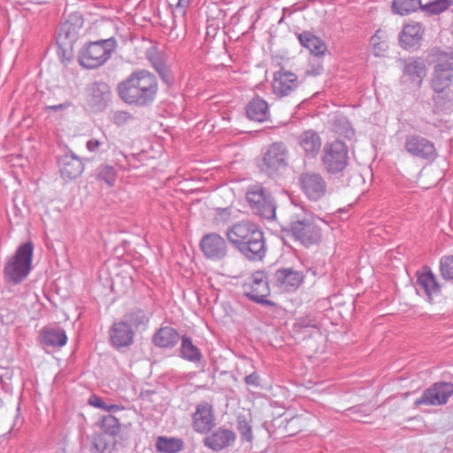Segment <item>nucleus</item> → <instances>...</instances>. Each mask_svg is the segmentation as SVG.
Here are the masks:
<instances>
[{"instance_id": "obj_1", "label": "nucleus", "mask_w": 453, "mask_h": 453, "mask_svg": "<svg viewBox=\"0 0 453 453\" xmlns=\"http://www.w3.org/2000/svg\"><path fill=\"white\" fill-rule=\"evenodd\" d=\"M157 77L146 71L132 73L118 86L119 97L128 104L147 106L155 100L157 93Z\"/></svg>"}, {"instance_id": "obj_2", "label": "nucleus", "mask_w": 453, "mask_h": 453, "mask_svg": "<svg viewBox=\"0 0 453 453\" xmlns=\"http://www.w3.org/2000/svg\"><path fill=\"white\" fill-rule=\"evenodd\" d=\"M228 241L247 259L262 260L265 256L266 248L263 232L249 221H241L226 233Z\"/></svg>"}, {"instance_id": "obj_3", "label": "nucleus", "mask_w": 453, "mask_h": 453, "mask_svg": "<svg viewBox=\"0 0 453 453\" xmlns=\"http://www.w3.org/2000/svg\"><path fill=\"white\" fill-rule=\"evenodd\" d=\"M34 245L27 242L8 258L4 268V280L13 285L21 283L32 270Z\"/></svg>"}, {"instance_id": "obj_4", "label": "nucleus", "mask_w": 453, "mask_h": 453, "mask_svg": "<svg viewBox=\"0 0 453 453\" xmlns=\"http://www.w3.org/2000/svg\"><path fill=\"white\" fill-rule=\"evenodd\" d=\"M117 47L115 38H102L88 42L79 52V63L87 69L98 68L111 58Z\"/></svg>"}, {"instance_id": "obj_5", "label": "nucleus", "mask_w": 453, "mask_h": 453, "mask_svg": "<svg viewBox=\"0 0 453 453\" xmlns=\"http://www.w3.org/2000/svg\"><path fill=\"white\" fill-rule=\"evenodd\" d=\"M433 58V71L430 80V87L434 92L442 91L453 85V50H442L434 49L431 53Z\"/></svg>"}, {"instance_id": "obj_6", "label": "nucleus", "mask_w": 453, "mask_h": 453, "mask_svg": "<svg viewBox=\"0 0 453 453\" xmlns=\"http://www.w3.org/2000/svg\"><path fill=\"white\" fill-rule=\"evenodd\" d=\"M300 211L301 214L292 213L285 231L305 247L319 243L321 239V229L303 210Z\"/></svg>"}, {"instance_id": "obj_7", "label": "nucleus", "mask_w": 453, "mask_h": 453, "mask_svg": "<svg viewBox=\"0 0 453 453\" xmlns=\"http://www.w3.org/2000/svg\"><path fill=\"white\" fill-rule=\"evenodd\" d=\"M349 149L345 142L334 140L326 142L322 150L321 162L330 174L342 173L349 165Z\"/></svg>"}, {"instance_id": "obj_8", "label": "nucleus", "mask_w": 453, "mask_h": 453, "mask_svg": "<svg viewBox=\"0 0 453 453\" xmlns=\"http://www.w3.org/2000/svg\"><path fill=\"white\" fill-rule=\"evenodd\" d=\"M246 198L255 214L268 220L275 219V202L264 187L258 184L250 186L246 192Z\"/></svg>"}, {"instance_id": "obj_9", "label": "nucleus", "mask_w": 453, "mask_h": 453, "mask_svg": "<svg viewBox=\"0 0 453 453\" xmlns=\"http://www.w3.org/2000/svg\"><path fill=\"white\" fill-rule=\"evenodd\" d=\"M289 151L285 143L279 142L271 144L265 152L260 168L268 176L277 175L288 165Z\"/></svg>"}, {"instance_id": "obj_10", "label": "nucleus", "mask_w": 453, "mask_h": 453, "mask_svg": "<svg viewBox=\"0 0 453 453\" xmlns=\"http://www.w3.org/2000/svg\"><path fill=\"white\" fill-rule=\"evenodd\" d=\"M244 295L251 301L265 305L275 306L273 301L266 297L270 295V288L267 276L263 271H257L244 282Z\"/></svg>"}, {"instance_id": "obj_11", "label": "nucleus", "mask_w": 453, "mask_h": 453, "mask_svg": "<svg viewBox=\"0 0 453 453\" xmlns=\"http://www.w3.org/2000/svg\"><path fill=\"white\" fill-rule=\"evenodd\" d=\"M299 185L310 201L317 202L322 199L327 191L325 178L316 172H305L299 176Z\"/></svg>"}, {"instance_id": "obj_12", "label": "nucleus", "mask_w": 453, "mask_h": 453, "mask_svg": "<svg viewBox=\"0 0 453 453\" xmlns=\"http://www.w3.org/2000/svg\"><path fill=\"white\" fill-rule=\"evenodd\" d=\"M453 395V383L436 382L426 388L422 395L416 399V406H439L447 403L449 398Z\"/></svg>"}, {"instance_id": "obj_13", "label": "nucleus", "mask_w": 453, "mask_h": 453, "mask_svg": "<svg viewBox=\"0 0 453 453\" xmlns=\"http://www.w3.org/2000/svg\"><path fill=\"white\" fill-rule=\"evenodd\" d=\"M403 75V82H408L416 87L421 88L424 79L427 74V68L425 60L422 58H411L408 59H399Z\"/></svg>"}, {"instance_id": "obj_14", "label": "nucleus", "mask_w": 453, "mask_h": 453, "mask_svg": "<svg viewBox=\"0 0 453 453\" xmlns=\"http://www.w3.org/2000/svg\"><path fill=\"white\" fill-rule=\"evenodd\" d=\"M404 149L412 157L425 161L432 162L437 157L434 143L418 134L407 135Z\"/></svg>"}, {"instance_id": "obj_15", "label": "nucleus", "mask_w": 453, "mask_h": 453, "mask_svg": "<svg viewBox=\"0 0 453 453\" xmlns=\"http://www.w3.org/2000/svg\"><path fill=\"white\" fill-rule=\"evenodd\" d=\"M200 249L203 256L211 260L223 259L227 253L225 239L216 233L207 234L200 241Z\"/></svg>"}, {"instance_id": "obj_16", "label": "nucleus", "mask_w": 453, "mask_h": 453, "mask_svg": "<svg viewBox=\"0 0 453 453\" xmlns=\"http://www.w3.org/2000/svg\"><path fill=\"white\" fill-rule=\"evenodd\" d=\"M298 85L297 76L294 73L281 69L274 73L273 90L280 97L289 96Z\"/></svg>"}, {"instance_id": "obj_17", "label": "nucleus", "mask_w": 453, "mask_h": 453, "mask_svg": "<svg viewBox=\"0 0 453 453\" xmlns=\"http://www.w3.org/2000/svg\"><path fill=\"white\" fill-rule=\"evenodd\" d=\"M192 425L196 432L208 433L214 426L212 406L205 402L198 403L192 416Z\"/></svg>"}, {"instance_id": "obj_18", "label": "nucleus", "mask_w": 453, "mask_h": 453, "mask_svg": "<svg viewBox=\"0 0 453 453\" xmlns=\"http://www.w3.org/2000/svg\"><path fill=\"white\" fill-rule=\"evenodd\" d=\"M134 333L127 322L114 323L110 329V341L117 348L128 347L134 342Z\"/></svg>"}, {"instance_id": "obj_19", "label": "nucleus", "mask_w": 453, "mask_h": 453, "mask_svg": "<svg viewBox=\"0 0 453 453\" xmlns=\"http://www.w3.org/2000/svg\"><path fill=\"white\" fill-rule=\"evenodd\" d=\"M235 439L236 435L234 431L219 428L203 439V444L213 451H219L231 446Z\"/></svg>"}, {"instance_id": "obj_20", "label": "nucleus", "mask_w": 453, "mask_h": 453, "mask_svg": "<svg viewBox=\"0 0 453 453\" xmlns=\"http://www.w3.org/2000/svg\"><path fill=\"white\" fill-rule=\"evenodd\" d=\"M303 280V274L301 272L291 268L279 269L274 273L276 285L285 291L296 289Z\"/></svg>"}, {"instance_id": "obj_21", "label": "nucleus", "mask_w": 453, "mask_h": 453, "mask_svg": "<svg viewBox=\"0 0 453 453\" xmlns=\"http://www.w3.org/2000/svg\"><path fill=\"white\" fill-rule=\"evenodd\" d=\"M60 173L63 179L73 180L79 177L84 169L81 160L73 153H65L58 159Z\"/></svg>"}, {"instance_id": "obj_22", "label": "nucleus", "mask_w": 453, "mask_h": 453, "mask_svg": "<svg viewBox=\"0 0 453 453\" xmlns=\"http://www.w3.org/2000/svg\"><path fill=\"white\" fill-rule=\"evenodd\" d=\"M417 287L426 293L429 300L441 292L436 276L428 266H424L420 272L417 273Z\"/></svg>"}, {"instance_id": "obj_23", "label": "nucleus", "mask_w": 453, "mask_h": 453, "mask_svg": "<svg viewBox=\"0 0 453 453\" xmlns=\"http://www.w3.org/2000/svg\"><path fill=\"white\" fill-rule=\"evenodd\" d=\"M297 143L308 158L316 157L321 149V138L311 129L301 133L297 137Z\"/></svg>"}, {"instance_id": "obj_24", "label": "nucleus", "mask_w": 453, "mask_h": 453, "mask_svg": "<svg viewBox=\"0 0 453 453\" xmlns=\"http://www.w3.org/2000/svg\"><path fill=\"white\" fill-rule=\"evenodd\" d=\"M423 35V28L419 23L407 24L403 27L399 41L401 46L405 50L417 48Z\"/></svg>"}, {"instance_id": "obj_25", "label": "nucleus", "mask_w": 453, "mask_h": 453, "mask_svg": "<svg viewBox=\"0 0 453 453\" xmlns=\"http://www.w3.org/2000/svg\"><path fill=\"white\" fill-rule=\"evenodd\" d=\"M297 38L301 45L316 57L323 56L327 50L326 43L311 32L300 33L297 35Z\"/></svg>"}, {"instance_id": "obj_26", "label": "nucleus", "mask_w": 453, "mask_h": 453, "mask_svg": "<svg viewBox=\"0 0 453 453\" xmlns=\"http://www.w3.org/2000/svg\"><path fill=\"white\" fill-rule=\"evenodd\" d=\"M41 335L47 346L61 348L67 342L65 331L59 326L44 327L41 331Z\"/></svg>"}, {"instance_id": "obj_27", "label": "nucleus", "mask_w": 453, "mask_h": 453, "mask_svg": "<svg viewBox=\"0 0 453 453\" xmlns=\"http://www.w3.org/2000/svg\"><path fill=\"white\" fill-rule=\"evenodd\" d=\"M180 340L179 333L173 327L164 326L157 331L153 336V342L160 348H173Z\"/></svg>"}, {"instance_id": "obj_28", "label": "nucleus", "mask_w": 453, "mask_h": 453, "mask_svg": "<svg viewBox=\"0 0 453 453\" xmlns=\"http://www.w3.org/2000/svg\"><path fill=\"white\" fill-rule=\"evenodd\" d=\"M246 114L251 120L263 122L268 116V104L261 97L253 98L246 107Z\"/></svg>"}, {"instance_id": "obj_29", "label": "nucleus", "mask_w": 453, "mask_h": 453, "mask_svg": "<svg viewBox=\"0 0 453 453\" xmlns=\"http://www.w3.org/2000/svg\"><path fill=\"white\" fill-rule=\"evenodd\" d=\"M83 25L81 16L72 14L60 27L59 35L65 39L73 41L77 38L80 30Z\"/></svg>"}, {"instance_id": "obj_30", "label": "nucleus", "mask_w": 453, "mask_h": 453, "mask_svg": "<svg viewBox=\"0 0 453 453\" xmlns=\"http://www.w3.org/2000/svg\"><path fill=\"white\" fill-rule=\"evenodd\" d=\"M434 93V95L432 97L434 104V111L436 113L451 111L453 109V91L450 88Z\"/></svg>"}, {"instance_id": "obj_31", "label": "nucleus", "mask_w": 453, "mask_h": 453, "mask_svg": "<svg viewBox=\"0 0 453 453\" xmlns=\"http://www.w3.org/2000/svg\"><path fill=\"white\" fill-rule=\"evenodd\" d=\"M156 449L161 453H178L183 449V441L174 437L159 436L156 441Z\"/></svg>"}, {"instance_id": "obj_32", "label": "nucleus", "mask_w": 453, "mask_h": 453, "mask_svg": "<svg viewBox=\"0 0 453 453\" xmlns=\"http://www.w3.org/2000/svg\"><path fill=\"white\" fill-rule=\"evenodd\" d=\"M180 356L182 358L194 363L199 362L203 357L199 349L193 344L192 340L187 335L181 338Z\"/></svg>"}, {"instance_id": "obj_33", "label": "nucleus", "mask_w": 453, "mask_h": 453, "mask_svg": "<svg viewBox=\"0 0 453 453\" xmlns=\"http://www.w3.org/2000/svg\"><path fill=\"white\" fill-rule=\"evenodd\" d=\"M370 42L374 56H384L388 49L387 32L382 29H378L371 37Z\"/></svg>"}, {"instance_id": "obj_34", "label": "nucleus", "mask_w": 453, "mask_h": 453, "mask_svg": "<svg viewBox=\"0 0 453 453\" xmlns=\"http://www.w3.org/2000/svg\"><path fill=\"white\" fill-rule=\"evenodd\" d=\"M421 0H393L392 11L399 15H407L421 8Z\"/></svg>"}, {"instance_id": "obj_35", "label": "nucleus", "mask_w": 453, "mask_h": 453, "mask_svg": "<svg viewBox=\"0 0 453 453\" xmlns=\"http://www.w3.org/2000/svg\"><path fill=\"white\" fill-rule=\"evenodd\" d=\"M95 27L99 35L104 38H115L117 25L112 19H100L95 22Z\"/></svg>"}, {"instance_id": "obj_36", "label": "nucleus", "mask_w": 453, "mask_h": 453, "mask_svg": "<svg viewBox=\"0 0 453 453\" xmlns=\"http://www.w3.org/2000/svg\"><path fill=\"white\" fill-rule=\"evenodd\" d=\"M117 170L109 165H102L96 169V179L112 187L116 181Z\"/></svg>"}, {"instance_id": "obj_37", "label": "nucleus", "mask_w": 453, "mask_h": 453, "mask_svg": "<svg viewBox=\"0 0 453 453\" xmlns=\"http://www.w3.org/2000/svg\"><path fill=\"white\" fill-rule=\"evenodd\" d=\"M452 4V0H432L421 5V9L431 15H438L448 10Z\"/></svg>"}, {"instance_id": "obj_38", "label": "nucleus", "mask_w": 453, "mask_h": 453, "mask_svg": "<svg viewBox=\"0 0 453 453\" xmlns=\"http://www.w3.org/2000/svg\"><path fill=\"white\" fill-rule=\"evenodd\" d=\"M126 319L130 326L136 328L145 327L149 323V317L142 310H135L126 315Z\"/></svg>"}, {"instance_id": "obj_39", "label": "nucleus", "mask_w": 453, "mask_h": 453, "mask_svg": "<svg viewBox=\"0 0 453 453\" xmlns=\"http://www.w3.org/2000/svg\"><path fill=\"white\" fill-rule=\"evenodd\" d=\"M119 419L109 414L104 416L101 420V427L108 435L114 436L119 432Z\"/></svg>"}, {"instance_id": "obj_40", "label": "nucleus", "mask_w": 453, "mask_h": 453, "mask_svg": "<svg viewBox=\"0 0 453 453\" xmlns=\"http://www.w3.org/2000/svg\"><path fill=\"white\" fill-rule=\"evenodd\" d=\"M191 0H178L176 4L174 5L173 9V28H175L177 27V19L179 18L185 19L186 12L188 8L190 5Z\"/></svg>"}, {"instance_id": "obj_41", "label": "nucleus", "mask_w": 453, "mask_h": 453, "mask_svg": "<svg viewBox=\"0 0 453 453\" xmlns=\"http://www.w3.org/2000/svg\"><path fill=\"white\" fill-rule=\"evenodd\" d=\"M440 273L443 279L453 280V256H444L441 258Z\"/></svg>"}, {"instance_id": "obj_42", "label": "nucleus", "mask_w": 453, "mask_h": 453, "mask_svg": "<svg viewBox=\"0 0 453 453\" xmlns=\"http://www.w3.org/2000/svg\"><path fill=\"white\" fill-rule=\"evenodd\" d=\"M134 119V116L127 111H115L111 113L110 120L118 127H123L130 123Z\"/></svg>"}, {"instance_id": "obj_43", "label": "nucleus", "mask_w": 453, "mask_h": 453, "mask_svg": "<svg viewBox=\"0 0 453 453\" xmlns=\"http://www.w3.org/2000/svg\"><path fill=\"white\" fill-rule=\"evenodd\" d=\"M237 428L243 440L250 442L253 440L252 428L250 423L243 416H239L237 418Z\"/></svg>"}, {"instance_id": "obj_44", "label": "nucleus", "mask_w": 453, "mask_h": 453, "mask_svg": "<svg viewBox=\"0 0 453 453\" xmlns=\"http://www.w3.org/2000/svg\"><path fill=\"white\" fill-rule=\"evenodd\" d=\"M94 447L99 453H110L111 442L104 435H96L94 438Z\"/></svg>"}, {"instance_id": "obj_45", "label": "nucleus", "mask_w": 453, "mask_h": 453, "mask_svg": "<svg viewBox=\"0 0 453 453\" xmlns=\"http://www.w3.org/2000/svg\"><path fill=\"white\" fill-rule=\"evenodd\" d=\"M88 403L91 405V406H94L96 408H99V409H102V410H104V408H106V403L104 402V400L96 395H92L89 398H88Z\"/></svg>"}, {"instance_id": "obj_46", "label": "nucleus", "mask_w": 453, "mask_h": 453, "mask_svg": "<svg viewBox=\"0 0 453 453\" xmlns=\"http://www.w3.org/2000/svg\"><path fill=\"white\" fill-rule=\"evenodd\" d=\"M244 380L247 385L254 387L259 386V375L256 372L247 375Z\"/></svg>"}, {"instance_id": "obj_47", "label": "nucleus", "mask_w": 453, "mask_h": 453, "mask_svg": "<svg viewBox=\"0 0 453 453\" xmlns=\"http://www.w3.org/2000/svg\"><path fill=\"white\" fill-rule=\"evenodd\" d=\"M102 145L101 142L96 139H90L86 143V148L90 152H96L100 146Z\"/></svg>"}, {"instance_id": "obj_48", "label": "nucleus", "mask_w": 453, "mask_h": 453, "mask_svg": "<svg viewBox=\"0 0 453 453\" xmlns=\"http://www.w3.org/2000/svg\"><path fill=\"white\" fill-rule=\"evenodd\" d=\"M70 104H71L70 103H64V104L50 105V106H49V108L52 111H58V110L66 109L67 107L70 106Z\"/></svg>"}, {"instance_id": "obj_49", "label": "nucleus", "mask_w": 453, "mask_h": 453, "mask_svg": "<svg viewBox=\"0 0 453 453\" xmlns=\"http://www.w3.org/2000/svg\"><path fill=\"white\" fill-rule=\"evenodd\" d=\"M122 408L119 405H117V404H107L106 403V408H104V411H119Z\"/></svg>"}, {"instance_id": "obj_50", "label": "nucleus", "mask_w": 453, "mask_h": 453, "mask_svg": "<svg viewBox=\"0 0 453 453\" xmlns=\"http://www.w3.org/2000/svg\"><path fill=\"white\" fill-rule=\"evenodd\" d=\"M295 12H296V10H295V9H292V7H288V8L285 7V8H283V10H282L283 15H285V16H286V15H291V14H292V13H294Z\"/></svg>"}, {"instance_id": "obj_51", "label": "nucleus", "mask_w": 453, "mask_h": 453, "mask_svg": "<svg viewBox=\"0 0 453 453\" xmlns=\"http://www.w3.org/2000/svg\"><path fill=\"white\" fill-rule=\"evenodd\" d=\"M353 134H354L353 129L350 128L346 131L345 135L349 137V136L352 135Z\"/></svg>"}, {"instance_id": "obj_52", "label": "nucleus", "mask_w": 453, "mask_h": 453, "mask_svg": "<svg viewBox=\"0 0 453 453\" xmlns=\"http://www.w3.org/2000/svg\"><path fill=\"white\" fill-rule=\"evenodd\" d=\"M4 403L3 399L0 397V411L4 408Z\"/></svg>"}, {"instance_id": "obj_53", "label": "nucleus", "mask_w": 453, "mask_h": 453, "mask_svg": "<svg viewBox=\"0 0 453 453\" xmlns=\"http://www.w3.org/2000/svg\"><path fill=\"white\" fill-rule=\"evenodd\" d=\"M284 19H285V15H282V17L279 20V24H281L283 22Z\"/></svg>"}, {"instance_id": "obj_54", "label": "nucleus", "mask_w": 453, "mask_h": 453, "mask_svg": "<svg viewBox=\"0 0 453 453\" xmlns=\"http://www.w3.org/2000/svg\"><path fill=\"white\" fill-rule=\"evenodd\" d=\"M321 69H322V67L319 66L315 74H319Z\"/></svg>"}, {"instance_id": "obj_55", "label": "nucleus", "mask_w": 453, "mask_h": 453, "mask_svg": "<svg viewBox=\"0 0 453 453\" xmlns=\"http://www.w3.org/2000/svg\"><path fill=\"white\" fill-rule=\"evenodd\" d=\"M96 88H98V87H97V86H94V87H92V90H93L94 92L96 91Z\"/></svg>"}]
</instances>
